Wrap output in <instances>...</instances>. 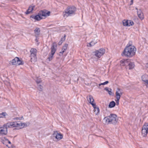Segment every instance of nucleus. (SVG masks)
<instances>
[{"instance_id": "36", "label": "nucleus", "mask_w": 148, "mask_h": 148, "mask_svg": "<svg viewBox=\"0 0 148 148\" xmlns=\"http://www.w3.org/2000/svg\"><path fill=\"white\" fill-rule=\"evenodd\" d=\"M36 81L37 84H39L41 82V80L40 79H37Z\"/></svg>"}, {"instance_id": "37", "label": "nucleus", "mask_w": 148, "mask_h": 148, "mask_svg": "<svg viewBox=\"0 0 148 148\" xmlns=\"http://www.w3.org/2000/svg\"><path fill=\"white\" fill-rule=\"evenodd\" d=\"M5 140L6 143H8L9 144H11V142L10 141H9L8 139H5Z\"/></svg>"}, {"instance_id": "16", "label": "nucleus", "mask_w": 148, "mask_h": 148, "mask_svg": "<svg viewBox=\"0 0 148 148\" xmlns=\"http://www.w3.org/2000/svg\"><path fill=\"white\" fill-rule=\"evenodd\" d=\"M87 99L88 101L92 105V104H95L93 103L94 99L92 96L89 95L87 97Z\"/></svg>"}, {"instance_id": "20", "label": "nucleus", "mask_w": 148, "mask_h": 148, "mask_svg": "<svg viewBox=\"0 0 148 148\" xmlns=\"http://www.w3.org/2000/svg\"><path fill=\"white\" fill-rule=\"evenodd\" d=\"M37 51L36 49L34 48L31 49L30 51L31 56H33L34 55H36Z\"/></svg>"}, {"instance_id": "34", "label": "nucleus", "mask_w": 148, "mask_h": 148, "mask_svg": "<svg viewBox=\"0 0 148 148\" xmlns=\"http://www.w3.org/2000/svg\"><path fill=\"white\" fill-rule=\"evenodd\" d=\"M43 87L40 85H39L38 87V89L39 90L41 91L42 90Z\"/></svg>"}, {"instance_id": "23", "label": "nucleus", "mask_w": 148, "mask_h": 148, "mask_svg": "<svg viewBox=\"0 0 148 148\" xmlns=\"http://www.w3.org/2000/svg\"><path fill=\"white\" fill-rule=\"evenodd\" d=\"M34 6H30L29 7L27 10L26 13V14H28L30 13L32 11L34 10Z\"/></svg>"}, {"instance_id": "11", "label": "nucleus", "mask_w": 148, "mask_h": 148, "mask_svg": "<svg viewBox=\"0 0 148 148\" xmlns=\"http://www.w3.org/2000/svg\"><path fill=\"white\" fill-rule=\"evenodd\" d=\"M30 18H32L33 20L35 21H39L43 18V17H42L40 15V12L38 14L36 15H32L30 17Z\"/></svg>"}, {"instance_id": "14", "label": "nucleus", "mask_w": 148, "mask_h": 148, "mask_svg": "<svg viewBox=\"0 0 148 148\" xmlns=\"http://www.w3.org/2000/svg\"><path fill=\"white\" fill-rule=\"evenodd\" d=\"M7 133V128L4 125L3 127L0 128V135H6Z\"/></svg>"}, {"instance_id": "28", "label": "nucleus", "mask_w": 148, "mask_h": 148, "mask_svg": "<svg viewBox=\"0 0 148 148\" xmlns=\"http://www.w3.org/2000/svg\"><path fill=\"white\" fill-rule=\"evenodd\" d=\"M7 115L6 112H2L0 114V118H5Z\"/></svg>"}, {"instance_id": "32", "label": "nucleus", "mask_w": 148, "mask_h": 148, "mask_svg": "<svg viewBox=\"0 0 148 148\" xmlns=\"http://www.w3.org/2000/svg\"><path fill=\"white\" fill-rule=\"evenodd\" d=\"M108 82H109L108 81H106L103 83L99 84V86H101V85H105L108 84Z\"/></svg>"}, {"instance_id": "10", "label": "nucleus", "mask_w": 148, "mask_h": 148, "mask_svg": "<svg viewBox=\"0 0 148 148\" xmlns=\"http://www.w3.org/2000/svg\"><path fill=\"white\" fill-rule=\"evenodd\" d=\"M53 136L58 140H60L63 138V135L60 133H58L57 131H55L53 134Z\"/></svg>"}, {"instance_id": "13", "label": "nucleus", "mask_w": 148, "mask_h": 148, "mask_svg": "<svg viewBox=\"0 0 148 148\" xmlns=\"http://www.w3.org/2000/svg\"><path fill=\"white\" fill-rule=\"evenodd\" d=\"M123 25L126 26H130L134 24V23L132 21L128 20H124L123 21Z\"/></svg>"}, {"instance_id": "31", "label": "nucleus", "mask_w": 148, "mask_h": 148, "mask_svg": "<svg viewBox=\"0 0 148 148\" xmlns=\"http://www.w3.org/2000/svg\"><path fill=\"white\" fill-rule=\"evenodd\" d=\"M68 46V45L67 44H65L63 46L62 49H63L66 50L67 49Z\"/></svg>"}, {"instance_id": "38", "label": "nucleus", "mask_w": 148, "mask_h": 148, "mask_svg": "<svg viewBox=\"0 0 148 148\" xmlns=\"http://www.w3.org/2000/svg\"><path fill=\"white\" fill-rule=\"evenodd\" d=\"M62 42H62V41H61V40H60V41L59 42H58V45H61L62 44Z\"/></svg>"}, {"instance_id": "39", "label": "nucleus", "mask_w": 148, "mask_h": 148, "mask_svg": "<svg viewBox=\"0 0 148 148\" xmlns=\"http://www.w3.org/2000/svg\"><path fill=\"white\" fill-rule=\"evenodd\" d=\"M145 85L146 86V87L147 88H148V82H146L145 83Z\"/></svg>"}, {"instance_id": "8", "label": "nucleus", "mask_w": 148, "mask_h": 148, "mask_svg": "<svg viewBox=\"0 0 148 148\" xmlns=\"http://www.w3.org/2000/svg\"><path fill=\"white\" fill-rule=\"evenodd\" d=\"M123 92L121 89L119 88L116 89V98L117 99L116 102L118 104L119 103V102L120 98Z\"/></svg>"}, {"instance_id": "33", "label": "nucleus", "mask_w": 148, "mask_h": 148, "mask_svg": "<svg viewBox=\"0 0 148 148\" xmlns=\"http://www.w3.org/2000/svg\"><path fill=\"white\" fill-rule=\"evenodd\" d=\"M132 42L131 41H129V42L128 43L126 47L134 46L133 45H132Z\"/></svg>"}, {"instance_id": "6", "label": "nucleus", "mask_w": 148, "mask_h": 148, "mask_svg": "<svg viewBox=\"0 0 148 148\" xmlns=\"http://www.w3.org/2000/svg\"><path fill=\"white\" fill-rule=\"evenodd\" d=\"M109 118L110 123L115 124L118 121V119L117 116L114 114H111L108 116Z\"/></svg>"}, {"instance_id": "25", "label": "nucleus", "mask_w": 148, "mask_h": 148, "mask_svg": "<svg viewBox=\"0 0 148 148\" xmlns=\"http://www.w3.org/2000/svg\"><path fill=\"white\" fill-rule=\"evenodd\" d=\"M130 69H132L134 68L135 65L133 62H130L128 64Z\"/></svg>"}, {"instance_id": "40", "label": "nucleus", "mask_w": 148, "mask_h": 148, "mask_svg": "<svg viewBox=\"0 0 148 148\" xmlns=\"http://www.w3.org/2000/svg\"><path fill=\"white\" fill-rule=\"evenodd\" d=\"M145 66L147 68H148V63L146 64Z\"/></svg>"}, {"instance_id": "18", "label": "nucleus", "mask_w": 148, "mask_h": 148, "mask_svg": "<svg viewBox=\"0 0 148 148\" xmlns=\"http://www.w3.org/2000/svg\"><path fill=\"white\" fill-rule=\"evenodd\" d=\"M137 14L138 17L141 19H143L144 18V16L143 13L140 10L137 11Z\"/></svg>"}, {"instance_id": "7", "label": "nucleus", "mask_w": 148, "mask_h": 148, "mask_svg": "<svg viewBox=\"0 0 148 148\" xmlns=\"http://www.w3.org/2000/svg\"><path fill=\"white\" fill-rule=\"evenodd\" d=\"M148 123H145L143 126L142 130V135L144 137L148 133Z\"/></svg>"}, {"instance_id": "12", "label": "nucleus", "mask_w": 148, "mask_h": 148, "mask_svg": "<svg viewBox=\"0 0 148 148\" xmlns=\"http://www.w3.org/2000/svg\"><path fill=\"white\" fill-rule=\"evenodd\" d=\"M40 14L42 17H47L50 15V12L46 10H42L40 12Z\"/></svg>"}, {"instance_id": "15", "label": "nucleus", "mask_w": 148, "mask_h": 148, "mask_svg": "<svg viewBox=\"0 0 148 148\" xmlns=\"http://www.w3.org/2000/svg\"><path fill=\"white\" fill-rule=\"evenodd\" d=\"M92 106L94 108V111L95 114L96 115H98L99 112V108L95 104H92Z\"/></svg>"}, {"instance_id": "17", "label": "nucleus", "mask_w": 148, "mask_h": 148, "mask_svg": "<svg viewBox=\"0 0 148 148\" xmlns=\"http://www.w3.org/2000/svg\"><path fill=\"white\" fill-rule=\"evenodd\" d=\"M128 60H122L121 61V66H124L127 65L129 62Z\"/></svg>"}, {"instance_id": "9", "label": "nucleus", "mask_w": 148, "mask_h": 148, "mask_svg": "<svg viewBox=\"0 0 148 148\" xmlns=\"http://www.w3.org/2000/svg\"><path fill=\"white\" fill-rule=\"evenodd\" d=\"M12 65H19L23 64L22 61H21L18 57H16L13 59L12 62Z\"/></svg>"}, {"instance_id": "2", "label": "nucleus", "mask_w": 148, "mask_h": 148, "mask_svg": "<svg viewBox=\"0 0 148 148\" xmlns=\"http://www.w3.org/2000/svg\"><path fill=\"white\" fill-rule=\"evenodd\" d=\"M136 49L134 46L126 47L124 50L122 56L131 57L135 55Z\"/></svg>"}, {"instance_id": "24", "label": "nucleus", "mask_w": 148, "mask_h": 148, "mask_svg": "<svg viewBox=\"0 0 148 148\" xmlns=\"http://www.w3.org/2000/svg\"><path fill=\"white\" fill-rule=\"evenodd\" d=\"M37 60L36 55L31 56V61L32 62H35Z\"/></svg>"}, {"instance_id": "19", "label": "nucleus", "mask_w": 148, "mask_h": 148, "mask_svg": "<svg viewBox=\"0 0 148 148\" xmlns=\"http://www.w3.org/2000/svg\"><path fill=\"white\" fill-rule=\"evenodd\" d=\"M103 122L105 124L110 123V121L109 120V118H108V116L104 118L103 120Z\"/></svg>"}, {"instance_id": "26", "label": "nucleus", "mask_w": 148, "mask_h": 148, "mask_svg": "<svg viewBox=\"0 0 148 148\" xmlns=\"http://www.w3.org/2000/svg\"><path fill=\"white\" fill-rule=\"evenodd\" d=\"M97 42L96 41H92L90 43H88L87 46L88 47H91L94 45Z\"/></svg>"}, {"instance_id": "27", "label": "nucleus", "mask_w": 148, "mask_h": 148, "mask_svg": "<svg viewBox=\"0 0 148 148\" xmlns=\"http://www.w3.org/2000/svg\"><path fill=\"white\" fill-rule=\"evenodd\" d=\"M105 89L108 92L110 95H112L113 94V93L111 91L112 90L111 89H109L108 88H105Z\"/></svg>"}, {"instance_id": "1", "label": "nucleus", "mask_w": 148, "mask_h": 148, "mask_svg": "<svg viewBox=\"0 0 148 148\" xmlns=\"http://www.w3.org/2000/svg\"><path fill=\"white\" fill-rule=\"evenodd\" d=\"M29 125V123H24L21 121L9 122L4 125L7 128L16 127V129L19 130L26 127Z\"/></svg>"}, {"instance_id": "4", "label": "nucleus", "mask_w": 148, "mask_h": 148, "mask_svg": "<svg viewBox=\"0 0 148 148\" xmlns=\"http://www.w3.org/2000/svg\"><path fill=\"white\" fill-rule=\"evenodd\" d=\"M57 45L55 42L53 43L51 48V52L49 55V57L47 59V60L50 61L51 60L53 57V56L56 50Z\"/></svg>"}, {"instance_id": "29", "label": "nucleus", "mask_w": 148, "mask_h": 148, "mask_svg": "<svg viewBox=\"0 0 148 148\" xmlns=\"http://www.w3.org/2000/svg\"><path fill=\"white\" fill-rule=\"evenodd\" d=\"M115 105V103L114 101H112L110 103L109 106L110 108H112L114 107Z\"/></svg>"}, {"instance_id": "3", "label": "nucleus", "mask_w": 148, "mask_h": 148, "mask_svg": "<svg viewBox=\"0 0 148 148\" xmlns=\"http://www.w3.org/2000/svg\"><path fill=\"white\" fill-rule=\"evenodd\" d=\"M76 9L74 6H71L68 7L63 12V16L66 18L68 16H70L75 14Z\"/></svg>"}, {"instance_id": "30", "label": "nucleus", "mask_w": 148, "mask_h": 148, "mask_svg": "<svg viewBox=\"0 0 148 148\" xmlns=\"http://www.w3.org/2000/svg\"><path fill=\"white\" fill-rule=\"evenodd\" d=\"M66 50H64L63 49H62L61 51L59 53V55L60 56H62L63 55V53Z\"/></svg>"}, {"instance_id": "21", "label": "nucleus", "mask_w": 148, "mask_h": 148, "mask_svg": "<svg viewBox=\"0 0 148 148\" xmlns=\"http://www.w3.org/2000/svg\"><path fill=\"white\" fill-rule=\"evenodd\" d=\"M40 28L36 27L34 30L35 35L36 36H39L40 34Z\"/></svg>"}, {"instance_id": "22", "label": "nucleus", "mask_w": 148, "mask_h": 148, "mask_svg": "<svg viewBox=\"0 0 148 148\" xmlns=\"http://www.w3.org/2000/svg\"><path fill=\"white\" fill-rule=\"evenodd\" d=\"M142 80L146 82H148V76L146 74L142 76Z\"/></svg>"}, {"instance_id": "41", "label": "nucleus", "mask_w": 148, "mask_h": 148, "mask_svg": "<svg viewBox=\"0 0 148 148\" xmlns=\"http://www.w3.org/2000/svg\"><path fill=\"white\" fill-rule=\"evenodd\" d=\"M131 5H132L133 3V0H131Z\"/></svg>"}, {"instance_id": "5", "label": "nucleus", "mask_w": 148, "mask_h": 148, "mask_svg": "<svg viewBox=\"0 0 148 148\" xmlns=\"http://www.w3.org/2000/svg\"><path fill=\"white\" fill-rule=\"evenodd\" d=\"M105 50L102 48L93 52V53L97 57L99 58L105 53Z\"/></svg>"}, {"instance_id": "35", "label": "nucleus", "mask_w": 148, "mask_h": 148, "mask_svg": "<svg viewBox=\"0 0 148 148\" xmlns=\"http://www.w3.org/2000/svg\"><path fill=\"white\" fill-rule=\"evenodd\" d=\"M65 36H66L65 35H64V36L63 37H62L61 38L60 40L62 41V42L64 41L65 39Z\"/></svg>"}]
</instances>
